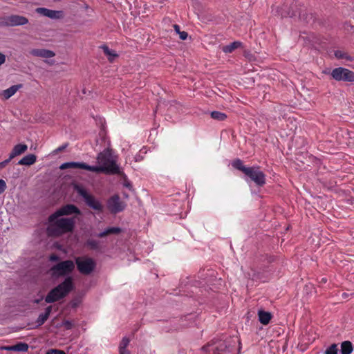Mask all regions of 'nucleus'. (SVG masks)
Listing matches in <instances>:
<instances>
[{
    "label": "nucleus",
    "instance_id": "nucleus-36",
    "mask_svg": "<svg viewBox=\"0 0 354 354\" xmlns=\"http://www.w3.org/2000/svg\"><path fill=\"white\" fill-rule=\"evenodd\" d=\"M45 354H66V352L63 350L57 349V348H50L48 350Z\"/></svg>",
    "mask_w": 354,
    "mask_h": 354
},
{
    "label": "nucleus",
    "instance_id": "nucleus-12",
    "mask_svg": "<svg viewBox=\"0 0 354 354\" xmlns=\"http://www.w3.org/2000/svg\"><path fill=\"white\" fill-rule=\"evenodd\" d=\"M59 169L62 170L67 169H84L86 171H91V170L97 169V167H91V165L86 164L84 162H66L62 163L59 166Z\"/></svg>",
    "mask_w": 354,
    "mask_h": 354
},
{
    "label": "nucleus",
    "instance_id": "nucleus-10",
    "mask_svg": "<svg viewBox=\"0 0 354 354\" xmlns=\"http://www.w3.org/2000/svg\"><path fill=\"white\" fill-rule=\"evenodd\" d=\"M106 206L111 214H115L122 212L126 207V204L120 201L119 195L114 194L107 200Z\"/></svg>",
    "mask_w": 354,
    "mask_h": 354
},
{
    "label": "nucleus",
    "instance_id": "nucleus-58",
    "mask_svg": "<svg viewBox=\"0 0 354 354\" xmlns=\"http://www.w3.org/2000/svg\"><path fill=\"white\" fill-rule=\"evenodd\" d=\"M312 37H313V39H316V40L317 39L315 37H314V35H312Z\"/></svg>",
    "mask_w": 354,
    "mask_h": 354
},
{
    "label": "nucleus",
    "instance_id": "nucleus-14",
    "mask_svg": "<svg viewBox=\"0 0 354 354\" xmlns=\"http://www.w3.org/2000/svg\"><path fill=\"white\" fill-rule=\"evenodd\" d=\"M122 232V229L120 227H109L103 232L98 233L96 236L98 238H104L111 234H119Z\"/></svg>",
    "mask_w": 354,
    "mask_h": 354
},
{
    "label": "nucleus",
    "instance_id": "nucleus-6",
    "mask_svg": "<svg viewBox=\"0 0 354 354\" xmlns=\"http://www.w3.org/2000/svg\"><path fill=\"white\" fill-rule=\"evenodd\" d=\"M73 261L79 272L83 275L91 274L96 268V262L91 257H77Z\"/></svg>",
    "mask_w": 354,
    "mask_h": 354
},
{
    "label": "nucleus",
    "instance_id": "nucleus-24",
    "mask_svg": "<svg viewBox=\"0 0 354 354\" xmlns=\"http://www.w3.org/2000/svg\"><path fill=\"white\" fill-rule=\"evenodd\" d=\"M242 43L238 41H234L229 45L223 46L222 50L225 53H230L233 52L235 49L241 46Z\"/></svg>",
    "mask_w": 354,
    "mask_h": 354
},
{
    "label": "nucleus",
    "instance_id": "nucleus-17",
    "mask_svg": "<svg viewBox=\"0 0 354 354\" xmlns=\"http://www.w3.org/2000/svg\"><path fill=\"white\" fill-rule=\"evenodd\" d=\"M27 149H28V146L26 144L20 143V144L16 145L13 147V149L10 153L11 158H14L15 157L24 153V152H26L27 151Z\"/></svg>",
    "mask_w": 354,
    "mask_h": 354
},
{
    "label": "nucleus",
    "instance_id": "nucleus-41",
    "mask_svg": "<svg viewBox=\"0 0 354 354\" xmlns=\"http://www.w3.org/2000/svg\"><path fill=\"white\" fill-rule=\"evenodd\" d=\"M0 349L2 351H15V346H2L0 347Z\"/></svg>",
    "mask_w": 354,
    "mask_h": 354
},
{
    "label": "nucleus",
    "instance_id": "nucleus-4",
    "mask_svg": "<svg viewBox=\"0 0 354 354\" xmlns=\"http://www.w3.org/2000/svg\"><path fill=\"white\" fill-rule=\"evenodd\" d=\"M232 165L236 169L242 171L245 176L254 182L256 185L263 187L266 184V175L259 167H245L241 159L233 160Z\"/></svg>",
    "mask_w": 354,
    "mask_h": 354
},
{
    "label": "nucleus",
    "instance_id": "nucleus-35",
    "mask_svg": "<svg viewBox=\"0 0 354 354\" xmlns=\"http://www.w3.org/2000/svg\"><path fill=\"white\" fill-rule=\"evenodd\" d=\"M81 303V300L80 298L76 297L72 299L69 303L68 306H70L72 308H76L78 307L80 304Z\"/></svg>",
    "mask_w": 354,
    "mask_h": 354
},
{
    "label": "nucleus",
    "instance_id": "nucleus-45",
    "mask_svg": "<svg viewBox=\"0 0 354 354\" xmlns=\"http://www.w3.org/2000/svg\"><path fill=\"white\" fill-rule=\"evenodd\" d=\"M6 62V55L0 53V66Z\"/></svg>",
    "mask_w": 354,
    "mask_h": 354
},
{
    "label": "nucleus",
    "instance_id": "nucleus-11",
    "mask_svg": "<svg viewBox=\"0 0 354 354\" xmlns=\"http://www.w3.org/2000/svg\"><path fill=\"white\" fill-rule=\"evenodd\" d=\"M292 5L289 6L287 4H283L282 6L272 7V13L273 15L280 17V19L283 18L290 17L296 16V12L292 10Z\"/></svg>",
    "mask_w": 354,
    "mask_h": 354
},
{
    "label": "nucleus",
    "instance_id": "nucleus-42",
    "mask_svg": "<svg viewBox=\"0 0 354 354\" xmlns=\"http://www.w3.org/2000/svg\"><path fill=\"white\" fill-rule=\"evenodd\" d=\"M68 146V143H65L64 145H62L61 147H59L57 149H55L54 151V153H58L64 151Z\"/></svg>",
    "mask_w": 354,
    "mask_h": 354
},
{
    "label": "nucleus",
    "instance_id": "nucleus-3",
    "mask_svg": "<svg viewBox=\"0 0 354 354\" xmlns=\"http://www.w3.org/2000/svg\"><path fill=\"white\" fill-rule=\"evenodd\" d=\"M49 225L47 232L49 236L59 237L64 234L73 232L75 227V218H51V214L48 216Z\"/></svg>",
    "mask_w": 354,
    "mask_h": 354
},
{
    "label": "nucleus",
    "instance_id": "nucleus-32",
    "mask_svg": "<svg viewBox=\"0 0 354 354\" xmlns=\"http://www.w3.org/2000/svg\"><path fill=\"white\" fill-rule=\"evenodd\" d=\"M121 173L122 174L120 175V176L122 177V178H124V182L123 183V185L128 188L130 191H134L133 188V186H132V184L131 183V182H129L128 180H127V176L126 174L121 171Z\"/></svg>",
    "mask_w": 354,
    "mask_h": 354
},
{
    "label": "nucleus",
    "instance_id": "nucleus-28",
    "mask_svg": "<svg viewBox=\"0 0 354 354\" xmlns=\"http://www.w3.org/2000/svg\"><path fill=\"white\" fill-rule=\"evenodd\" d=\"M211 118L218 121H223L227 118V115L224 113L214 111L210 113Z\"/></svg>",
    "mask_w": 354,
    "mask_h": 354
},
{
    "label": "nucleus",
    "instance_id": "nucleus-25",
    "mask_svg": "<svg viewBox=\"0 0 354 354\" xmlns=\"http://www.w3.org/2000/svg\"><path fill=\"white\" fill-rule=\"evenodd\" d=\"M129 339L127 337H124L120 342L119 346L120 354H126V353H130L126 348L129 344Z\"/></svg>",
    "mask_w": 354,
    "mask_h": 354
},
{
    "label": "nucleus",
    "instance_id": "nucleus-21",
    "mask_svg": "<svg viewBox=\"0 0 354 354\" xmlns=\"http://www.w3.org/2000/svg\"><path fill=\"white\" fill-rule=\"evenodd\" d=\"M100 48L103 50L104 53L106 55L107 59L110 62H113L115 59L119 56L115 51L109 49V48L105 44L102 45Z\"/></svg>",
    "mask_w": 354,
    "mask_h": 354
},
{
    "label": "nucleus",
    "instance_id": "nucleus-18",
    "mask_svg": "<svg viewBox=\"0 0 354 354\" xmlns=\"http://www.w3.org/2000/svg\"><path fill=\"white\" fill-rule=\"evenodd\" d=\"M32 55L44 58H50L55 55L53 51L47 49H34Z\"/></svg>",
    "mask_w": 354,
    "mask_h": 354
},
{
    "label": "nucleus",
    "instance_id": "nucleus-15",
    "mask_svg": "<svg viewBox=\"0 0 354 354\" xmlns=\"http://www.w3.org/2000/svg\"><path fill=\"white\" fill-rule=\"evenodd\" d=\"M36 161L37 156L33 153H30L25 156L21 160H19L17 162V165L29 167L34 165L36 162Z\"/></svg>",
    "mask_w": 354,
    "mask_h": 354
},
{
    "label": "nucleus",
    "instance_id": "nucleus-22",
    "mask_svg": "<svg viewBox=\"0 0 354 354\" xmlns=\"http://www.w3.org/2000/svg\"><path fill=\"white\" fill-rule=\"evenodd\" d=\"M353 351V344L350 341H344L341 343V354H351Z\"/></svg>",
    "mask_w": 354,
    "mask_h": 354
},
{
    "label": "nucleus",
    "instance_id": "nucleus-44",
    "mask_svg": "<svg viewBox=\"0 0 354 354\" xmlns=\"http://www.w3.org/2000/svg\"><path fill=\"white\" fill-rule=\"evenodd\" d=\"M12 158H11V156H10V154L9 155V158L2 162L1 164L3 165V167H5L12 160Z\"/></svg>",
    "mask_w": 354,
    "mask_h": 354
},
{
    "label": "nucleus",
    "instance_id": "nucleus-37",
    "mask_svg": "<svg viewBox=\"0 0 354 354\" xmlns=\"http://www.w3.org/2000/svg\"><path fill=\"white\" fill-rule=\"evenodd\" d=\"M82 12H86V15L90 16L93 12V8H91L88 4L84 3V6L82 8Z\"/></svg>",
    "mask_w": 354,
    "mask_h": 354
},
{
    "label": "nucleus",
    "instance_id": "nucleus-26",
    "mask_svg": "<svg viewBox=\"0 0 354 354\" xmlns=\"http://www.w3.org/2000/svg\"><path fill=\"white\" fill-rule=\"evenodd\" d=\"M14 346L15 352L26 353L28 351L29 348V346L27 343L22 342H18L15 344H14Z\"/></svg>",
    "mask_w": 354,
    "mask_h": 354
},
{
    "label": "nucleus",
    "instance_id": "nucleus-46",
    "mask_svg": "<svg viewBox=\"0 0 354 354\" xmlns=\"http://www.w3.org/2000/svg\"><path fill=\"white\" fill-rule=\"evenodd\" d=\"M312 286H312L311 284L306 285V286H304V290L306 291V292L307 294H308V293L310 292V290H311V288H312Z\"/></svg>",
    "mask_w": 354,
    "mask_h": 354
},
{
    "label": "nucleus",
    "instance_id": "nucleus-51",
    "mask_svg": "<svg viewBox=\"0 0 354 354\" xmlns=\"http://www.w3.org/2000/svg\"><path fill=\"white\" fill-rule=\"evenodd\" d=\"M241 349V341H239V348H238V354L240 353Z\"/></svg>",
    "mask_w": 354,
    "mask_h": 354
},
{
    "label": "nucleus",
    "instance_id": "nucleus-13",
    "mask_svg": "<svg viewBox=\"0 0 354 354\" xmlns=\"http://www.w3.org/2000/svg\"><path fill=\"white\" fill-rule=\"evenodd\" d=\"M37 14L48 17L52 19H59L64 17V12L62 10H53L46 8H37L35 10Z\"/></svg>",
    "mask_w": 354,
    "mask_h": 354
},
{
    "label": "nucleus",
    "instance_id": "nucleus-23",
    "mask_svg": "<svg viewBox=\"0 0 354 354\" xmlns=\"http://www.w3.org/2000/svg\"><path fill=\"white\" fill-rule=\"evenodd\" d=\"M84 247L89 248L91 250H95L97 252H101V247L100 245V242L94 239H88L84 243Z\"/></svg>",
    "mask_w": 354,
    "mask_h": 354
},
{
    "label": "nucleus",
    "instance_id": "nucleus-49",
    "mask_svg": "<svg viewBox=\"0 0 354 354\" xmlns=\"http://www.w3.org/2000/svg\"><path fill=\"white\" fill-rule=\"evenodd\" d=\"M345 59H346L347 61H350V62H352L354 60V57H352L351 55H348L347 53L345 55Z\"/></svg>",
    "mask_w": 354,
    "mask_h": 354
},
{
    "label": "nucleus",
    "instance_id": "nucleus-39",
    "mask_svg": "<svg viewBox=\"0 0 354 354\" xmlns=\"http://www.w3.org/2000/svg\"><path fill=\"white\" fill-rule=\"evenodd\" d=\"M334 54L335 57H337V59H344L346 53H344L341 50H337L335 51Z\"/></svg>",
    "mask_w": 354,
    "mask_h": 354
},
{
    "label": "nucleus",
    "instance_id": "nucleus-7",
    "mask_svg": "<svg viewBox=\"0 0 354 354\" xmlns=\"http://www.w3.org/2000/svg\"><path fill=\"white\" fill-rule=\"evenodd\" d=\"M216 342L211 341L209 343L204 345L201 350L204 354H227L230 352L229 347L224 342H218V344L214 346Z\"/></svg>",
    "mask_w": 354,
    "mask_h": 354
},
{
    "label": "nucleus",
    "instance_id": "nucleus-38",
    "mask_svg": "<svg viewBox=\"0 0 354 354\" xmlns=\"http://www.w3.org/2000/svg\"><path fill=\"white\" fill-rule=\"evenodd\" d=\"M244 57L247 58L249 61H253L255 59L254 55H253L250 51H244Z\"/></svg>",
    "mask_w": 354,
    "mask_h": 354
},
{
    "label": "nucleus",
    "instance_id": "nucleus-9",
    "mask_svg": "<svg viewBox=\"0 0 354 354\" xmlns=\"http://www.w3.org/2000/svg\"><path fill=\"white\" fill-rule=\"evenodd\" d=\"M73 214L80 216L82 214V212L77 206L74 204L69 203L62 206L53 213L51 214V218L53 219L62 216H70Z\"/></svg>",
    "mask_w": 354,
    "mask_h": 354
},
{
    "label": "nucleus",
    "instance_id": "nucleus-31",
    "mask_svg": "<svg viewBox=\"0 0 354 354\" xmlns=\"http://www.w3.org/2000/svg\"><path fill=\"white\" fill-rule=\"evenodd\" d=\"M338 348L336 344H332L324 352V354H337Z\"/></svg>",
    "mask_w": 354,
    "mask_h": 354
},
{
    "label": "nucleus",
    "instance_id": "nucleus-19",
    "mask_svg": "<svg viewBox=\"0 0 354 354\" xmlns=\"http://www.w3.org/2000/svg\"><path fill=\"white\" fill-rule=\"evenodd\" d=\"M299 19L306 22H315L317 20L316 16L311 12H307L306 10H301L299 14Z\"/></svg>",
    "mask_w": 354,
    "mask_h": 354
},
{
    "label": "nucleus",
    "instance_id": "nucleus-50",
    "mask_svg": "<svg viewBox=\"0 0 354 354\" xmlns=\"http://www.w3.org/2000/svg\"><path fill=\"white\" fill-rule=\"evenodd\" d=\"M353 293H347V292H344L342 294V297L343 298H347L349 295H352Z\"/></svg>",
    "mask_w": 354,
    "mask_h": 354
},
{
    "label": "nucleus",
    "instance_id": "nucleus-33",
    "mask_svg": "<svg viewBox=\"0 0 354 354\" xmlns=\"http://www.w3.org/2000/svg\"><path fill=\"white\" fill-rule=\"evenodd\" d=\"M48 261L50 262L58 263H59V261H62L63 260L61 259L60 257L58 254L55 253H52L48 256Z\"/></svg>",
    "mask_w": 354,
    "mask_h": 354
},
{
    "label": "nucleus",
    "instance_id": "nucleus-57",
    "mask_svg": "<svg viewBox=\"0 0 354 354\" xmlns=\"http://www.w3.org/2000/svg\"><path fill=\"white\" fill-rule=\"evenodd\" d=\"M3 168H4V167H3V165H2L1 162H0V170H1V169H3Z\"/></svg>",
    "mask_w": 354,
    "mask_h": 354
},
{
    "label": "nucleus",
    "instance_id": "nucleus-20",
    "mask_svg": "<svg viewBox=\"0 0 354 354\" xmlns=\"http://www.w3.org/2000/svg\"><path fill=\"white\" fill-rule=\"evenodd\" d=\"M23 87L22 84L12 85L10 88L6 89L3 92V95L5 99L8 100L11 97L19 88Z\"/></svg>",
    "mask_w": 354,
    "mask_h": 354
},
{
    "label": "nucleus",
    "instance_id": "nucleus-8",
    "mask_svg": "<svg viewBox=\"0 0 354 354\" xmlns=\"http://www.w3.org/2000/svg\"><path fill=\"white\" fill-rule=\"evenodd\" d=\"M330 75L333 80L338 82H354V72L344 67L333 69Z\"/></svg>",
    "mask_w": 354,
    "mask_h": 354
},
{
    "label": "nucleus",
    "instance_id": "nucleus-54",
    "mask_svg": "<svg viewBox=\"0 0 354 354\" xmlns=\"http://www.w3.org/2000/svg\"><path fill=\"white\" fill-rule=\"evenodd\" d=\"M348 24V26L350 27V30H353V26L352 25V24Z\"/></svg>",
    "mask_w": 354,
    "mask_h": 354
},
{
    "label": "nucleus",
    "instance_id": "nucleus-2",
    "mask_svg": "<svg viewBox=\"0 0 354 354\" xmlns=\"http://www.w3.org/2000/svg\"><path fill=\"white\" fill-rule=\"evenodd\" d=\"M112 153L113 150L110 147L100 152L97 156V161L100 165H91V167H97L98 169L91 170V171L106 175H121L120 168L116 160L113 158Z\"/></svg>",
    "mask_w": 354,
    "mask_h": 354
},
{
    "label": "nucleus",
    "instance_id": "nucleus-1",
    "mask_svg": "<svg viewBox=\"0 0 354 354\" xmlns=\"http://www.w3.org/2000/svg\"><path fill=\"white\" fill-rule=\"evenodd\" d=\"M75 271V263L71 259H66L55 263L50 267L47 273L51 281L55 283L63 279L59 283L51 288L45 297V302L53 304L66 297L75 288L73 273Z\"/></svg>",
    "mask_w": 354,
    "mask_h": 354
},
{
    "label": "nucleus",
    "instance_id": "nucleus-16",
    "mask_svg": "<svg viewBox=\"0 0 354 354\" xmlns=\"http://www.w3.org/2000/svg\"><path fill=\"white\" fill-rule=\"evenodd\" d=\"M259 321L263 325H267L270 323L272 315L268 311H265L263 309H260L258 311Z\"/></svg>",
    "mask_w": 354,
    "mask_h": 354
},
{
    "label": "nucleus",
    "instance_id": "nucleus-40",
    "mask_svg": "<svg viewBox=\"0 0 354 354\" xmlns=\"http://www.w3.org/2000/svg\"><path fill=\"white\" fill-rule=\"evenodd\" d=\"M6 183L4 180L0 179V194L3 193L6 189Z\"/></svg>",
    "mask_w": 354,
    "mask_h": 354
},
{
    "label": "nucleus",
    "instance_id": "nucleus-47",
    "mask_svg": "<svg viewBox=\"0 0 354 354\" xmlns=\"http://www.w3.org/2000/svg\"><path fill=\"white\" fill-rule=\"evenodd\" d=\"M24 24H17V23H15V24H0V26H19V25H23Z\"/></svg>",
    "mask_w": 354,
    "mask_h": 354
},
{
    "label": "nucleus",
    "instance_id": "nucleus-48",
    "mask_svg": "<svg viewBox=\"0 0 354 354\" xmlns=\"http://www.w3.org/2000/svg\"><path fill=\"white\" fill-rule=\"evenodd\" d=\"M43 299H44V296H42V295H41V296L40 297V298L35 299L33 300V303L39 304H40V303H41V301Z\"/></svg>",
    "mask_w": 354,
    "mask_h": 354
},
{
    "label": "nucleus",
    "instance_id": "nucleus-27",
    "mask_svg": "<svg viewBox=\"0 0 354 354\" xmlns=\"http://www.w3.org/2000/svg\"><path fill=\"white\" fill-rule=\"evenodd\" d=\"M5 22H28V20L22 16L11 15L7 17Z\"/></svg>",
    "mask_w": 354,
    "mask_h": 354
},
{
    "label": "nucleus",
    "instance_id": "nucleus-43",
    "mask_svg": "<svg viewBox=\"0 0 354 354\" xmlns=\"http://www.w3.org/2000/svg\"><path fill=\"white\" fill-rule=\"evenodd\" d=\"M52 309H53L52 306H48V307H46L45 308V311L43 313L45 314L46 315H48V317H49L52 312Z\"/></svg>",
    "mask_w": 354,
    "mask_h": 354
},
{
    "label": "nucleus",
    "instance_id": "nucleus-56",
    "mask_svg": "<svg viewBox=\"0 0 354 354\" xmlns=\"http://www.w3.org/2000/svg\"><path fill=\"white\" fill-rule=\"evenodd\" d=\"M123 195L125 198H128V194L125 192H123Z\"/></svg>",
    "mask_w": 354,
    "mask_h": 354
},
{
    "label": "nucleus",
    "instance_id": "nucleus-55",
    "mask_svg": "<svg viewBox=\"0 0 354 354\" xmlns=\"http://www.w3.org/2000/svg\"><path fill=\"white\" fill-rule=\"evenodd\" d=\"M306 38L308 39V41H310V42H311V41H312V42H314V41H313V40H311V39H310V37H307ZM315 42H316V41H315Z\"/></svg>",
    "mask_w": 354,
    "mask_h": 354
},
{
    "label": "nucleus",
    "instance_id": "nucleus-52",
    "mask_svg": "<svg viewBox=\"0 0 354 354\" xmlns=\"http://www.w3.org/2000/svg\"><path fill=\"white\" fill-rule=\"evenodd\" d=\"M326 281H327V279L326 278H322L320 281V282H322V283H326Z\"/></svg>",
    "mask_w": 354,
    "mask_h": 354
},
{
    "label": "nucleus",
    "instance_id": "nucleus-30",
    "mask_svg": "<svg viewBox=\"0 0 354 354\" xmlns=\"http://www.w3.org/2000/svg\"><path fill=\"white\" fill-rule=\"evenodd\" d=\"M49 317L44 313H41L36 320L37 325L34 328H37L43 325L48 319Z\"/></svg>",
    "mask_w": 354,
    "mask_h": 354
},
{
    "label": "nucleus",
    "instance_id": "nucleus-53",
    "mask_svg": "<svg viewBox=\"0 0 354 354\" xmlns=\"http://www.w3.org/2000/svg\"><path fill=\"white\" fill-rule=\"evenodd\" d=\"M62 326H64V325H60V323H59V324H57L56 325V328H60V327H62Z\"/></svg>",
    "mask_w": 354,
    "mask_h": 354
},
{
    "label": "nucleus",
    "instance_id": "nucleus-5",
    "mask_svg": "<svg viewBox=\"0 0 354 354\" xmlns=\"http://www.w3.org/2000/svg\"><path fill=\"white\" fill-rule=\"evenodd\" d=\"M71 185L73 189L83 198L88 207L99 213L104 212L102 203L94 195L89 193L82 184L73 182Z\"/></svg>",
    "mask_w": 354,
    "mask_h": 354
},
{
    "label": "nucleus",
    "instance_id": "nucleus-29",
    "mask_svg": "<svg viewBox=\"0 0 354 354\" xmlns=\"http://www.w3.org/2000/svg\"><path fill=\"white\" fill-rule=\"evenodd\" d=\"M175 32L179 35V37L181 40H185L187 37L188 34L185 31H180V26L177 24H174L173 26Z\"/></svg>",
    "mask_w": 354,
    "mask_h": 354
},
{
    "label": "nucleus",
    "instance_id": "nucleus-34",
    "mask_svg": "<svg viewBox=\"0 0 354 354\" xmlns=\"http://www.w3.org/2000/svg\"><path fill=\"white\" fill-rule=\"evenodd\" d=\"M60 325H64L66 330H71L74 327V324L72 321L65 319L60 323Z\"/></svg>",
    "mask_w": 354,
    "mask_h": 354
}]
</instances>
